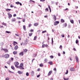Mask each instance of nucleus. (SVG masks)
I'll use <instances>...</instances> for the list:
<instances>
[{
  "instance_id": "18",
  "label": "nucleus",
  "mask_w": 80,
  "mask_h": 80,
  "mask_svg": "<svg viewBox=\"0 0 80 80\" xmlns=\"http://www.w3.org/2000/svg\"><path fill=\"white\" fill-rule=\"evenodd\" d=\"M63 26L64 27H66L67 26V23H64L63 24Z\"/></svg>"
},
{
  "instance_id": "58",
  "label": "nucleus",
  "mask_w": 80,
  "mask_h": 80,
  "mask_svg": "<svg viewBox=\"0 0 80 80\" xmlns=\"http://www.w3.org/2000/svg\"><path fill=\"white\" fill-rule=\"evenodd\" d=\"M44 17L45 18H47V17H48V16H47V15H45L44 16Z\"/></svg>"
},
{
  "instance_id": "49",
  "label": "nucleus",
  "mask_w": 80,
  "mask_h": 80,
  "mask_svg": "<svg viewBox=\"0 0 80 80\" xmlns=\"http://www.w3.org/2000/svg\"><path fill=\"white\" fill-rule=\"evenodd\" d=\"M50 57L51 58H53V56H50Z\"/></svg>"
},
{
  "instance_id": "4",
  "label": "nucleus",
  "mask_w": 80,
  "mask_h": 80,
  "mask_svg": "<svg viewBox=\"0 0 80 80\" xmlns=\"http://www.w3.org/2000/svg\"><path fill=\"white\" fill-rule=\"evenodd\" d=\"M4 51V52H5V53H7L8 52V49H7L5 48V49H2Z\"/></svg>"
},
{
  "instance_id": "8",
  "label": "nucleus",
  "mask_w": 80,
  "mask_h": 80,
  "mask_svg": "<svg viewBox=\"0 0 80 80\" xmlns=\"http://www.w3.org/2000/svg\"><path fill=\"white\" fill-rule=\"evenodd\" d=\"M18 48V45H16V46L14 47V50H17Z\"/></svg>"
},
{
  "instance_id": "5",
  "label": "nucleus",
  "mask_w": 80,
  "mask_h": 80,
  "mask_svg": "<svg viewBox=\"0 0 80 80\" xmlns=\"http://www.w3.org/2000/svg\"><path fill=\"white\" fill-rule=\"evenodd\" d=\"M15 3H16V4H17V5H19V4L21 6H22V3L20 2H15Z\"/></svg>"
},
{
  "instance_id": "37",
  "label": "nucleus",
  "mask_w": 80,
  "mask_h": 80,
  "mask_svg": "<svg viewBox=\"0 0 80 80\" xmlns=\"http://www.w3.org/2000/svg\"><path fill=\"white\" fill-rule=\"evenodd\" d=\"M32 24L31 23L29 24H28V27H30L32 26Z\"/></svg>"
},
{
  "instance_id": "35",
  "label": "nucleus",
  "mask_w": 80,
  "mask_h": 80,
  "mask_svg": "<svg viewBox=\"0 0 80 80\" xmlns=\"http://www.w3.org/2000/svg\"><path fill=\"white\" fill-rule=\"evenodd\" d=\"M61 22H62V23H63V22H65V21H64V20L63 19H61Z\"/></svg>"
},
{
  "instance_id": "29",
  "label": "nucleus",
  "mask_w": 80,
  "mask_h": 80,
  "mask_svg": "<svg viewBox=\"0 0 80 80\" xmlns=\"http://www.w3.org/2000/svg\"><path fill=\"white\" fill-rule=\"evenodd\" d=\"M45 11L46 12H48V8H46L45 9Z\"/></svg>"
},
{
  "instance_id": "41",
  "label": "nucleus",
  "mask_w": 80,
  "mask_h": 80,
  "mask_svg": "<svg viewBox=\"0 0 80 80\" xmlns=\"http://www.w3.org/2000/svg\"><path fill=\"white\" fill-rule=\"evenodd\" d=\"M59 48H60V49H62V45H60Z\"/></svg>"
},
{
  "instance_id": "24",
  "label": "nucleus",
  "mask_w": 80,
  "mask_h": 80,
  "mask_svg": "<svg viewBox=\"0 0 80 80\" xmlns=\"http://www.w3.org/2000/svg\"><path fill=\"white\" fill-rule=\"evenodd\" d=\"M29 2H30V3H32V2H33V3H35V2L32 0H30L29 1Z\"/></svg>"
},
{
  "instance_id": "15",
  "label": "nucleus",
  "mask_w": 80,
  "mask_h": 80,
  "mask_svg": "<svg viewBox=\"0 0 80 80\" xmlns=\"http://www.w3.org/2000/svg\"><path fill=\"white\" fill-rule=\"evenodd\" d=\"M48 8L50 10V13H51L52 11V10H51V8H50V6L49 5H48Z\"/></svg>"
},
{
  "instance_id": "57",
  "label": "nucleus",
  "mask_w": 80,
  "mask_h": 80,
  "mask_svg": "<svg viewBox=\"0 0 80 80\" xmlns=\"http://www.w3.org/2000/svg\"><path fill=\"white\" fill-rule=\"evenodd\" d=\"M25 19H23V20H22V22H25Z\"/></svg>"
},
{
  "instance_id": "44",
  "label": "nucleus",
  "mask_w": 80,
  "mask_h": 80,
  "mask_svg": "<svg viewBox=\"0 0 80 80\" xmlns=\"http://www.w3.org/2000/svg\"><path fill=\"white\" fill-rule=\"evenodd\" d=\"M78 43V41L77 40H76V43Z\"/></svg>"
},
{
  "instance_id": "27",
  "label": "nucleus",
  "mask_w": 80,
  "mask_h": 80,
  "mask_svg": "<svg viewBox=\"0 0 80 80\" xmlns=\"http://www.w3.org/2000/svg\"><path fill=\"white\" fill-rule=\"evenodd\" d=\"M38 25V23H35L34 24V26H37V25Z\"/></svg>"
},
{
  "instance_id": "9",
  "label": "nucleus",
  "mask_w": 80,
  "mask_h": 80,
  "mask_svg": "<svg viewBox=\"0 0 80 80\" xmlns=\"http://www.w3.org/2000/svg\"><path fill=\"white\" fill-rule=\"evenodd\" d=\"M75 58L76 62L78 63V57L76 56Z\"/></svg>"
},
{
  "instance_id": "32",
  "label": "nucleus",
  "mask_w": 80,
  "mask_h": 80,
  "mask_svg": "<svg viewBox=\"0 0 80 80\" xmlns=\"http://www.w3.org/2000/svg\"><path fill=\"white\" fill-rule=\"evenodd\" d=\"M23 29H24V30H25V29H26L25 25H24L23 26Z\"/></svg>"
},
{
  "instance_id": "3",
  "label": "nucleus",
  "mask_w": 80,
  "mask_h": 80,
  "mask_svg": "<svg viewBox=\"0 0 80 80\" xmlns=\"http://www.w3.org/2000/svg\"><path fill=\"white\" fill-rule=\"evenodd\" d=\"M9 54H5L4 56V58H9Z\"/></svg>"
},
{
  "instance_id": "25",
  "label": "nucleus",
  "mask_w": 80,
  "mask_h": 80,
  "mask_svg": "<svg viewBox=\"0 0 80 80\" xmlns=\"http://www.w3.org/2000/svg\"><path fill=\"white\" fill-rule=\"evenodd\" d=\"M2 25H4V26H7V24L6 23L4 22H2Z\"/></svg>"
},
{
  "instance_id": "46",
  "label": "nucleus",
  "mask_w": 80,
  "mask_h": 80,
  "mask_svg": "<svg viewBox=\"0 0 80 80\" xmlns=\"http://www.w3.org/2000/svg\"><path fill=\"white\" fill-rule=\"evenodd\" d=\"M68 70H67V71L65 73V74H68Z\"/></svg>"
},
{
  "instance_id": "14",
  "label": "nucleus",
  "mask_w": 80,
  "mask_h": 80,
  "mask_svg": "<svg viewBox=\"0 0 80 80\" xmlns=\"http://www.w3.org/2000/svg\"><path fill=\"white\" fill-rule=\"evenodd\" d=\"M70 70L72 71H74L75 70V68H70Z\"/></svg>"
},
{
  "instance_id": "61",
  "label": "nucleus",
  "mask_w": 80,
  "mask_h": 80,
  "mask_svg": "<svg viewBox=\"0 0 80 80\" xmlns=\"http://www.w3.org/2000/svg\"><path fill=\"white\" fill-rule=\"evenodd\" d=\"M11 60H12V61L13 60V58H11Z\"/></svg>"
},
{
  "instance_id": "26",
  "label": "nucleus",
  "mask_w": 80,
  "mask_h": 80,
  "mask_svg": "<svg viewBox=\"0 0 80 80\" xmlns=\"http://www.w3.org/2000/svg\"><path fill=\"white\" fill-rule=\"evenodd\" d=\"M32 34H33L32 33H29V37H31L32 35Z\"/></svg>"
},
{
  "instance_id": "48",
  "label": "nucleus",
  "mask_w": 80,
  "mask_h": 80,
  "mask_svg": "<svg viewBox=\"0 0 80 80\" xmlns=\"http://www.w3.org/2000/svg\"><path fill=\"white\" fill-rule=\"evenodd\" d=\"M15 35H16V36H17V37H20V36H19V35H18L17 34H15Z\"/></svg>"
},
{
  "instance_id": "42",
  "label": "nucleus",
  "mask_w": 80,
  "mask_h": 80,
  "mask_svg": "<svg viewBox=\"0 0 80 80\" xmlns=\"http://www.w3.org/2000/svg\"><path fill=\"white\" fill-rule=\"evenodd\" d=\"M46 32H47V31L45 30V31H43L42 32V33H45Z\"/></svg>"
},
{
  "instance_id": "54",
  "label": "nucleus",
  "mask_w": 80,
  "mask_h": 80,
  "mask_svg": "<svg viewBox=\"0 0 80 80\" xmlns=\"http://www.w3.org/2000/svg\"><path fill=\"white\" fill-rule=\"evenodd\" d=\"M30 32H33V29H31L30 31Z\"/></svg>"
},
{
  "instance_id": "63",
  "label": "nucleus",
  "mask_w": 80,
  "mask_h": 80,
  "mask_svg": "<svg viewBox=\"0 0 80 80\" xmlns=\"http://www.w3.org/2000/svg\"><path fill=\"white\" fill-rule=\"evenodd\" d=\"M50 80H53V79L52 78H51Z\"/></svg>"
},
{
  "instance_id": "56",
  "label": "nucleus",
  "mask_w": 80,
  "mask_h": 80,
  "mask_svg": "<svg viewBox=\"0 0 80 80\" xmlns=\"http://www.w3.org/2000/svg\"><path fill=\"white\" fill-rule=\"evenodd\" d=\"M40 2H45V0H40Z\"/></svg>"
},
{
  "instance_id": "36",
  "label": "nucleus",
  "mask_w": 80,
  "mask_h": 80,
  "mask_svg": "<svg viewBox=\"0 0 80 80\" xmlns=\"http://www.w3.org/2000/svg\"><path fill=\"white\" fill-rule=\"evenodd\" d=\"M26 76H29V73L28 72H27L26 74Z\"/></svg>"
},
{
  "instance_id": "55",
  "label": "nucleus",
  "mask_w": 80,
  "mask_h": 80,
  "mask_svg": "<svg viewBox=\"0 0 80 80\" xmlns=\"http://www.w3.org/2000/svg\"><path fill=\"white\" fill-rule=\"evenodd\" d=\"M44 47H45V44H43L42 45V48H44Z\"/></svg>"
},
{
  "instance_id": "20",
  "label": "nucleus",
  "mask_w": 80,
  "mask_h": 80,
  "mask_svg": "<svg viewBox=\"0 0 80 80\" xmlns=\"http://www.w3.org/2000/svg\"><path fill=\"white\" fill-rule=\"evenodd\" d=\"M17 51H14L13 52V54H14V55H16V54H17Z\"/></svg>"
},
{
  "instance_id": "51",
  "label": "nucleus",
  "mask_w": 80,
  "mask_h": 80,
  "mask_svg": "<svg viewBox=\"0 0 80 80\" xmlns=\"http://www.w3.org/2000/svg\"><path fill=\"white\" fill-rule=\"evenodd\" d=\"M37 71L38 72H39V71H40V68H38L37 69Z\"/></svg>"
},
{
  "instance_id": "33",
  "label": "nucleus",
  "mask_w": 80,
  "mask_h": 80,
  "mask_svg": "<svg viewBox=\"0 0 80 80\" xmlns=\"http://www.w3.org/2000/svg\"><path fill=\"white\" fill-rule=\"evenodd\" d=\"M64 80H69V78H63Z\"/></svg>"
},
{
  "instance_id": "30",
  "label": "nucleus",
  "mask_w": 80,
  "mask_h": 80,
  "mask_svg": "<svg viewBox=\"0 0 80 80\" xmlns=\"http://www.w3.org/2000/svg\"><path fill=\"white\" fill-rule=\"evenodd\" d=\"M27 51H28V50L27 49H23V52H27Z\"/></svg>"
},
{
  "instance_id": "50",
  "label": "nucleus",
  "mask_w": 80,
  "mask_h": 80,
  "mask_svg": "<svg viewBox=\"0 0 80 80\" xmlns=\"http://www.w3.org/2000/svg\"><path fill=\"white\" fill-rule=\"evenodd\" d=\"M61 36H62V37H65V35H64V34H62V35H61Z\"/></svg>"
},
{
  "instance_id": "34",
  "label": "nucleus",
  "mask_w": 80,
  "mask_h": 80,
  "mask_svg": "<svg viewBox=\"0 0 80 80\" xmlns=\"http://www.w3.org/2000/svg\"><path fill=\"white\" fill-rule=\"evenodd\" d=\"M37 36H35L34 38V40H36V39H37Z\"/></svg>"
},
{
  "instance_id": "11",
  "label": "nucleus",
  "mask_w": 80,
  "mask_h": 80,
  "mask_svg": "<svg viewBox=\"0 0 80 80\" xmlns=\"http://www.w3.org/2000/svg\"><path fill=\"white\" fill-rule=\"evenodd\" d=\"M12 44H13L14 46H15V45H16V44H17V45L18 44V43H17V42L15 41H14L13 42V43H12Z\"/></svg>"
},
{
  "instance_id": "62",
  "label": "nucleus",
  "mask_w": 80,
  "mask_h": 80,
  "mask_svg": "<svg viewBox=\"0 0 80 80\" xmlns=\"http://www.w3.org/2000/svg\"><path fill=\"white\" fill-rule=\"evenodd\" d=\"M13 16V17H16V14H14Z\"/></svg>"
},
{
  "instance_id": "17",
  "label": "nucleus",
  "mask_w": 80,
  "mask_h": 80,
  "mask_svg": "<svg viewBox=\"0 0 80 80\" xmlns=\"http://www.w3.org/2000/svg\"><path fill=\"white\" fill-rule=\"evenodd\" d=\"M18 73L19 74H22L23 73V72L22 71H18Z\"/></svg>"
},
{
  "instance_id": "22",
  "label": "nucleus",
  "mask_w": 80,
  "mask_h": 80,
  "mask_svg": "<svg viewBox=\"0 0 80 80\" xmlns=\"http://www.w3.org/2000/svg\"><path fill=\"white\" fill-rule=\"evenodd\" d=\"M39 66L41 67H42L43 66V64L42 63L39 64Z\"/></svg>"
},
{
  "instance_id": "6",
  "label": "nucleus",
  "mask_w": 80,
  "mask_h": 80,
  "mask_svg": "<svg viewBox=\"0 0 80 80\" xmlns=\"http://www.w3.org/2000/svg\"><path fill=\"white\" fill-rule=\"evenodd\" d=\"M59 23V21H55L54 22V25H57Z\"/></svg>"
},
{
  "instance_id": "59",
  "label": "nucleus",
  "mask_w": 80,
  "mask_h": 80,
  "mask_svg": "<svg viewBox=\"0 0 80 80\" xmlns=\"http://www.w3.org/2000/svg\"><path fill=\"white\" fill-rule=\"evenodd\" d=\"M58 56H60V53H58Z\"/></svg>"
},
{
  "instance_id": "12",
  "label": "nucleus",
  "mask_w": 80,
  "mask_h": 80,
  "mask_svg": "<svg viewBox=\"0 0 80 80\" xmlns=\"http://www.w3.org/2000/svg\"><path fill=\"white\" fill-rule=\"evenodd\" d=\"M8 15L9 18H10L12 17V14H10V13H8Z\"/></svg>"
},
{
  "instance_id": "13",
  "label": "nucleus",
  "mask_w": 80,
  "mask_h": 80,
  "mask_svg": "<svg viewBox=\"0 0 80 80\" xmlns=\"http://www.w3.org/2000/svg\"><path fill=\"white\" fill-rule=\"evenodd\" d=\"M4 45V43H3V42H2L0 43V46H1V47H3V45Z\"/></svg>"
},
{
  "instance_id": "64",
  "label": "nucleus",
  "mask_w": 80,
  "mask_h": 80,
  "mask_svg": "<svg viewBox=\"0 0 80 80\" xmlns=\"http://www.w3.org/2000/svg\"><path fill=\"white\" fill-rule=\"evenodd\" d=\"M23 45V42H22L21 43V45Z\"/></svg>"
},
{
  "instance_id": "52",
  "label": "nucleus",
  "mask_w": 80,
  "mask_h": 80,
  "mask_svg": "<svg viewBox=\"0 0 80 80\" xmlns=\"http://www.w3.org/2000/svg\"><path fill=\"white\" fill-rule=\"evenodd\" d=\"M9 78H6V79L5 80H9Z\"/></svg>"
},
{
  "instance_id": "45",
  "label": "nucleus",
  "mask_w": 80,
  "mask_h": 80,
  "mask_svg": "<svg viewBox=\"0 0 80 80\" xmlns=\"http://www.w3.org/2000/svg\"><path fill=\"white\" fill-rule=\"evenodd\" d=\"M10 7H11V8H13V5L12 4L10 6Z\"/></svg>"
},
{
  "instance_id": "60",
  "label": "nucleus",
  "mask_w": 80,
  "mask_h": 80,
  "mask_svg": "<svg viewBox=\"0 0 80 80\" xmlns=\"http://www.w3.org/2000/svg\"><path fill=\"white\" fill-rule=\"evenodd\" d=\"M40 77V75H38L37 76V77L38 78V77Z\"/></svg>"
},
{
  "instance_id": "43",
  "label": "nucleus",
  "mask_w": 80,
  "mask_h": 80,
  "mask_svg": "<svg viewBox=\"0 0 80 80\" xmlns=\"http://www.w3.org/2000/svg\"><path fill=\"white\" fill-rule=\"evenodd\" d=\"M52 44L53 45V38H52Z\"/></svg>"
},
{
  "instance_id": "23",
  "label": "nucleus",
  "mask_w": 80,
  "mask_h": 80,
  "mask_svg": "<svg viewBox=\"0 0 80 80\" xmlns=\"http://www.w3.org/2000/svg\"><path fill=\"white\" fill-rule=\"evenodd\" d=\"M48 63H49V64H50V65H52V64H53V62H48Z\"/></svg>"
},
{
  "instance_id": "38",
  "label": "nucleus",
  "mask_w": 80,
  "mask_h": 80,
  "mask_svg": "<svg viewBox=\"0 0 80 80\" xmlns=\"http://www.w3.org/2000/svg\"><path fill=\"white\" fill-rule=\"evenodd\" d=\"M31 73L32 74V75H33V74H34V71H32Z\"/></svg>"
},
{
  "instance_id": "10",
  "label": "nucleus",
  "mask_w": 80,
  "mask_h": 80,
  "mask_svg": "<svg viewBox=\"0 0 80 80\" xmlns=\"http://www.w3.org/2000/svg\"><path fill=\"white\" fill-rule=\"evenodd\" d=\"M52 71H49L48 74V76H50V75L51 74H52Z\"/></svg>"
},
{
  "instance_id": "1",
  "label": "nucleus",
  "mask_w": 80,
  "mask_h": 80,
  "mask_svg": "<svg viewBox=\"0 0 80 80\" xmlns=\"http://www.w3.org/2000/svg\"><path fill=\"white\" fill-rule=\"evenodd\" d=\"M23 67V64L22 63H21L20 64V66H18V67L17 68L21 69V70H24V68Z\"/></svg>"
},
{
  "instance_id": "16",
  "label": "nucleus",
  "mask_w": 80,
  "mask_h": 80,
  "mask_svg": "<svg viewBox=\"0 0 80 80\" xmlns=\"http://www.w3.org/2000/svg\"><path fill=\"white\" fill-rule=\"evenodd\" d=\"M53 16H54L53 18L54 21H56V20H57V18H56V16H55V15H54Z\"/></svg>"
},
{
  "instance_id": "40",
  "label": "nucleus",
  "mask_w": 80,
  "mask_h": 80,
  "mask_svg": "<svg viewBox=\"0 0 80 80\" xmlns=\"http://www.w3.org/2000/svg\"><path fill=\"white\" fill-rule=\"evenodd\" d=\"M44 61L45 62H47V61H48V60H47V59L45 58L44 59Z\"/></svg>"
},
{
  "instance_id": "31",
  "label": "nucleus",
  "mask_w": 80,
  "mask_h": 80,
  "mask_svg": "<svg viewBox=\"0 0 80 80\" xmlns=\"http://www.w3.org/2000/svg\"><path fill=\"white\" fill-rule=\"evenodd\" d=\"M11 68L12 70H15V68H14V67L13 66H11Z\"/></svg>"
},
{
  "instance_id": "2",
  "label": "nucleus",
  "mask_w": 80,
  "mask_h": 80,
  "mask_svg": "<svg viewBox=\"0 0 80 80\" xmlns=\"http://www.w3.org/2000/svg\"><path fill=\"white\" fill-rule=\"evenodd\" d=\"M14 65H15V67L16 68H17L18 66V65H19V63L17 62H15L14 63Z\"/></svg>"
},
{
  "instance_id": "7",
  "label": "nucleus",
  "mask_w": 80,
  "mask_h": 80,
  "mask_svg": "<svg viewBox=\"0 0 80 80\" xmlns=\"http://www.w3.org/2000/svg\"><path fill=\"white\" fill-rule=\"evenodd\" d=\"M23 54H24V53H23V51L19 53V55L20 56H23Z\"/></svg>"
},
{
  "instance_id": "19",
  "label": "nucleus",
  "mask_w": 80,
  "mask_h": 80,
  "mask_svg": "<svg viewBox=\"0 0 80 80\" xmlns=\"http://www.w3.org/2000/svg\"><path fill=\"white\" fill-rule=\"evenodd\" d=\"M16 21V20L15 19V18H13L12 19V22H15Z\"/></svg>"
},
{
  "instance_id": "21",
  "label": "nucleus",
  "mask_w": 80,
  "mask_h": 80,
  "mask_svg": "<svg viewBox=\"0 0 80 80\" xmlns=\"http://www.w3.org/2000/svg\"><path fill=\"white\" fill-rule=\"evenodd\" d=\"M10 10H11V9H6V11L7 12H10Z\"/></svg>"
},
{
  "instance_id": "39",
  "label": "nucleus",
  "mask_w": 80,
  "mask_h": 80,
  "mask_svg": "<svg viewBox=\"0 0 80 80\" xmlns=\"http://www.w3.org/2000/svg\"><path fill=\"white\" fill-rule=\"evenodd\" d=\"M6 33H10V32L8 31H6L5 32Z\"/></svg>"
},
{
  "instance_id": "28",
  "label": "nucleus",
  "mask_w": 80,
  "mask_h": 80,
  "mask_svg": "<svg viewBox=\"0 0 80 80\" xmlns=\"http://www.w3.org/2000/svg\"><path fill=\"white\" fill-rule=\"evenodd\" d=\"M70 22L71 23H74V22L73 21V20H70Z\"/></svg>"
},
{
  "instance_id": "47",
  "label": "nucleus",
  "mask_w": 80,
  "mask_h": 80,
  "mask_svg": "<svg viewBox=\"0 0 80 80\" xmlns=\"http://www.w3.org/2000/svg\"><path fill=\"white\" fill-rule=\"evenodd\" d=\"M45 47H48V45L44 44Z\"/></svg>"
},
{
  "instance_id": "53",
  "label": "nucleus",
  "mask_w": 80,
  "mask_h": 80,
  "mask_svg": "<svg viewBox=\"0 0 80 80\" xmlns=\"http://www.w3.org/2000/svg\"><path fill=\"white\" fill-rule=\"evenodd\" d=\"M53 70L54 71H57V69H56V68H54L53 69Z\"/></svg>"
}]
</instances>
